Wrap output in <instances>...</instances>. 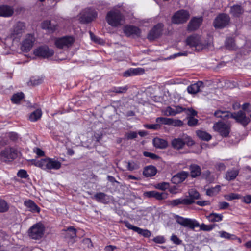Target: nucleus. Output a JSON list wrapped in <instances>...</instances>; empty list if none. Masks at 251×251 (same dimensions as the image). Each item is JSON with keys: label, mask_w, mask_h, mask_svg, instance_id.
<instances>
[{"label": "nucleus", "mask_w": 251, "mask_h": 251, "mask_svg": "<svg viewBox=\"0 0 251 251\" xmlns=\"http://www.w3.org/2000/svg\"><path fill=\"white\" fill-rule=\"evenodd\" d=\"M202 22V17H194L189 23L187 29L192 31L197 30L201 25Z\"/></svg>", "instance_id": "21"}, {"label": "nucleus", "mask_w": 251, "mask_h": 251, "mask_svg": "<svg viewBox=\"0 0 251 251\" xmlns=\"http://www.w3.org/2000/svg\"><path fill=\"white\" fill-rule=\"evenodd\" d=\"M187 124L190 126H195L198 124V120L193 117H187Z\"/></svg>", "instance_id": "50"}, {"label": "nucleus", "mask_w": 251, "mask_h": 251, "mask_svg": "<svg viewBox=\"0 0 251 251\" xmlns=\"http://www.w3.org/2000/svg\"><path fill=\"white\" fill-rule=\"evenodd\" d=\"M230 17L225 13H222L217 16L213 22V25L216 28H223L229 23Z\"/></svg>", "instance_id": "10"}, {"label": "nucleus", "mask_w": 251, "mask_h": 251, "mask_svg": "<svg viewBox=\"0 0 251 251\" xmlns=\"http://www.w3.org/2000/svg\"><path fill=\"white\" fill-rule=\"evenodd\" d=\"M156 173L157 169L156 167L152 165H149L144 168L143 174L145 176L149 177L155 176Z\"/></svg>", "instance_id": "27"}, {"label": "nucleus", "mask_w": 251, "mask_h": 251, "mask_svg": "<svg viewBox=\"0 0 251 251\" xmlns=\"http://www.w3.org/2000/svg\"><path fill=\"white\" fill-rule=\"evenodd\" d=\"M42 114L41 110L37 109L30 114L29 119L32 122L36 121L41 118Z\"/></svg>", "instance_id": "37"}, {"label": "nucleus", "mask_w": 251, "mask_h": 251, "mask_svg": "<svg viewBox=\"0 0 251 251\" xmlns=\"http://www.w3.org/2000/svg\"><path fill=\"white\" fill-rule=\"evenodd\" d=\"M50 25V21L46 20L44 21L41 25L42 28L44 29H47L49 28Z\"/></svg>", "instance_id": "60"}, {"label": "nucleus", "mask_w": 251, "mask_h": 251, "mask_svg": "<svg viewBox=\"0 0 251 251\" xmlns=\"http://www.w3.org/2000/svg\"><path fill=\"white\" fill-rule=\"evenodd\" d=\"M206 217L209 221L211 222H216L222 221L223 216L221 214L212 213H210L209 215L207 216Z\"/></svg>", "instance_id": "34"}, {"label": "nucleus", "mask_w": 251, "mask_h": 251, "mask_svg": "<svg viewBox=\"0 0 251 251\" xmlns=\"http://www.w3.org/2000/svg\"><path fill=\"white\" fill-rule=\"evenodd\" d=\"M144 126L148 129H154V130H157L160 128V126L159 124H147V125H145Z\"/></svg>", "instance_id": "54"}, {"label": "nucleus", "mask_w": 251, "mask_h": 251, "mask_svg": "<svg viewBox=\"0 0 251 251\" xmlns=\"http://www.w3.org/2000/svg\"><path fill=\"white\" fill-rule=\"evenodd\" d=\"M188 175V173L184 171L177 173L172 178V181L175 184L180 183L187 177Z\"/></svg>", "instance_id": "24"}, {"label": "nucleus", "mask_w": 251, "mask_h": 251, "mask_svg": "<svg viewBox=\"0 0 251 251\" xmlns=\"http://www.w3.org/2000/svg\"><path fill=\"white\" fill-rule=\"evenodd\" d=\"M97 12L91 9H86L80 14L79 21L82 24H87L91 22L97 17Z\"/></svg>", "instance_id": "9"}, {"label": "nucleus", "mask_w": 251, "mask_h": 251, "mask_svg": "<svg viewBox=\"0 0 251 251\" xmlns=\"http://www.w3.org/2000/svg\"><path fill=\"white\" fill-rule=\"evenodd\" d=\"M226 46L229 50H234L236 48L234 39L232 38H227L226 42Z\"/></svg>", "instance_id": "42"}, {"label": "nucleus", "mask_w": 251, "mask_h": 251, "mask_svg": "<svg viewBox=\"0 0 251 251\" xmlns=\"http://www.w3.org/2000/svg\"><path fill=\"white\" fill-rule=\"evenodd\" d=\"M125 224L127 228L133 230L145 237H149L151 235V232L148 229H143L137 226H135L127 221L125 222Z\"/></svg>", "instance_id": "19"}, {"label": "nucleus", "mask_w": 251, "mask_h": 251, "mask_svg": "<svg viewBox=\"0 0 251 251\" xmlns=\"http://www.w3.org/2000/svg\"><path fill=\"white\" fill-rule=\"evenodd\" d=\"M35 166L40 167L44 170H57L61 166V163L58 160L51 158L42 159L40 160H32Z\"/></svg>", "instance_id": "4"}, {"label": "nucleus", "mask_w": 251, "mask_h": 251, "mask_svg": "<svg viewBox=\"0 0 251 251\" xmlns=\"http://www.w3.org/2000/svg\"><path fill=\"white\" fill-rule=\"evenodd\" d=\"M35 55L43 58H48L52 56L54 54V51L49 49L48 46H44L39 47L34 51Z\"/></svg>", "instance_id": "13"}, {"label": "nucleus", "mask_w": 251, "mask_h": 251, "mask_svg": "<svg viewBox=\"0 0 251 251\" xmlns=\"http://www.w3.org/2000/svg\"><path fill=\"white\" fill-rule=\"evenodd\" d=\"M213 128L218 132L222 136L226 137L229 133V126L223 122H218L214 124Z\"/></svg>", "instance_id": "16"}, {"label": "nucleus", "mask_w": 251, "mask_h": 251, "mask_svg": "<svg viewBox=\"0 0 251 251\" xmlns=\"http://www.w3.org/2000/svg\"><path fill=\"white\" fill-rule=\"evenodd\" d=\"M107 23L112 27H118L124 24L125 17L120 11L113 9L109 11L106 16Z\"/></svg>", "instance_id": "3"}, {"label": "nucleus", "mask_w": 251, "mask_h": 251, "mask_svg": "<svg viewBox=\"0 0 251 251\" xmlns=\"http://www.w3.org/2000/svg\"><path fill=\"white\" fill-rule=\"evenodd\" d=\"M65 231L66 238L74 239L76 236V230L72 226L69 227Z\"/></svg>", "instance_id": "36"}, {"label": "nucleus", "mask_w": 251, "mask_h": 251, "mask_svg": "<svg viewBox=\"0 0 251 251\" xmlns=\"http://www.w3.org/2000/svg\"><path fill=\"white\" fill-rule=\"evenodd\" d=\"M143 196L148 198H155L158 201L165 200L168 197V194L166 192H158L156 191H149L144 192Z\"/></svg>", "instance_id": "14"}, {"label": "nucleus", "mask_w": 251, "mask_h": 251, "mask_svg": "<svg viewBox=\"0 0 251 251\" xmlns=\"http://www.w3.org/2000/svg\"><path fill=\"white\" fill-rule=\"evenodd\" d=\"M153 241L158 244H162L165 242V240L163 236H158L153 238Z\"/></svg>", "instance_id": "58"}, {"label": "nucleus", "mask_w": 251, "mask_h": 251, "mask_svg": "<svg viewBox=\"0 0 251 251\" xmlns=\"http://www.w3.org/2000/svg\"><path fill=\"white\" fill-rule=\"evenodd\" d=\"M123 30L124 33L128 37L139 36L141 34V30L138 27L131 25L125 26Z\"/></svg>", "instance_id": "20"}, {"label": "nucleus", "mask_w": 251, "mask_h": 251, "mask_svg": "<svg viewBox=\"0 0 251 251\" xmlns=\"http://www.w3.org/2000/svg\"><path fill=\"white\" fill-rule=\"evenodd\" d=\"M143 155L146 157H149L153 160H157L159 158V157L155 154L148 151H144Z\"/></svg>", "instance_id": "52"}, {"label": "nucleus", "mask_w": 251, "mask_h": 251, "mask_svg": "<svg viewBox=\"0 0 251 251\" xmlns=\"http://www.w3.org/2000/svg\"><path fill=\"white\" fill-rule=\"evenodd\" d=\"M183 108L180 106H175L173 107L168 106L164 111V114L166 116H175L183 112Z\"/></svg>", "instance_id": "22"}, {"label": "nucleus", "mask_w": 251, "mask_h": 251, "mask_svg": "<svg viewBox=\"0 0 251 251\" xmlns=\"http://www.w3.org/2000/svg\"><path fill=\"white\" fill-rule=\"evenodd\" d=\"M203 87V83L202 81H199L187 87V91L189 94H196L200 91L201 88Z\"/></svg>", "instance_id": "23"}, {"label": "nucleus", "mask_w": 251, "mask_h": 251, "mask_svg": "<svg viewBox=\"0 0 251 251\" xmlns=\"http://www.w3.org/2000/svg\"><path fill=\"white\" fill-rule=\"evenodd\" d=\"M17 150L14 148H7L1 151L0 155L5 161H7L16 158L17 156Z\"/></svg>", "instance_id": "15"}, {"label": "nucleus", "mask_w": 251, "mask_h": 251, "mask_svg": "<svg viewBox=\"0 0 251 251\" xmlns=\"http://www.w3.org/2000/svg\"><path fill=\"white\" fill-rule=\"evenodd\" d=\"M44 233V227L41 224L34 225L29 230V236L33 239L41 238Z\"/></svg>", "instance_id": "12"}, {"label": "nucleus", "mask_w": 251, "mask_h": 251, "mask_svg": "<svg viewBox=\"0 0 251 251\" xmlns=\"http://www.w3.org/2000/svg\"><path fill=\"white\" fill-rule=\"evenodd\" d=\"M172 118H168L165 117H158L156 119V122L158 124H163L164 125H170Z\"/></svg>", "instance_id": "45"}, {"label": "nucleus", "mask_w": 251, "mask_h": 251, "mask_svg": "<svg viewBox=\"0 0 251 251\" xmlns=\"http://www.w3.org/2000/svg\"><path fill=\"white\" fill-rule=\"evenodd\" d=\"M144 69L141 68L130 69L126 71L124 74V75L125 76L127 77L132 75H142L144 74Z\"/></svg>", "instance_id": "29"}, {"label": "nucleus", "mask_w": 251, "mask_h": 251, "mask_svg": "<svg viewBox=\"0 0 251 251\" xmlns=\"http://www.w3.org/2000/svg\"><path fill=\"white\" fill-rule=\"evenodd\" d=\"M238 171L236 170L228 171L226 174L225 178L228 181L234 180L238 176Z\"/></svg>", "instance_id": "35"}, {"label": "nucleus", "mask_w": 251, "mask_h": 251, "mask_svg": "<svg viewBox=\"0 0 251 251\" xmlns=\"http://www.w3.org/2000/svg\"><path fill=\"white\" fill-rule=\"evenodd\" d=\"M196 203L198 205L203 206L209 205L210 204V202L208 201H198L196 202Z\"/></svg>", "instance_id": "62"}, {"label": "nucleus", "mask_w": 251, "mask_h": 251, "mask_svg": "<svg viewBox=\"0 0 251 251\" xmlns=\"http://www.w3.org/2000/svg\"><path fill=\"white\" fill-rule=\"evenodd\" d=\"M244 13L243 8L239 5H234L230 8V13L236 17L240 16Z\"/></svg>", "instance_id": "31"}, {"label": "nucleus", "mask_w": 251, "mask_h": 251, "mask_svg": "<svg viewBox=\"0 0 251 251\" xmlns=\"http://www.w3.org/2000/svg\"><path fill=\"white\" fill-rule=\"evenodd\" d=\"M171 240L176 245H179L181 243V241L175 235H173L171 236Z\"/></svg>", "instance_id": "59"}, {"label": "nucleus", "mask_w": 251, "mask_h": 251, "mask_svg": "<svg viewBox=\"0 0 251 251\" xmlns=\"http://www.w3.org/2000/svg\"><path fill=\"white\" fill-rule=\"evenodd\" d=\"M214 115L223 119L231 117L244 126H246L250 121V118L246 116L245 112L241 110L233 113L217 110L215 112Z\"/></svg>", "instance_id": "2"}, {"label": "nucleus", "mask_w": 251, "mask_h": 251, "mask_svg": "<svg viewBox=\"0 0 251 251\" xmlns=\"http://www.w3.org/2000/svg\"><path fill=\"white\" fill-rule=\"evenodd\" d=\"M183 111L187 115V117H193L197 115V112L192 108H183Z\"/></svg>", "instance_id": "46"}, {"label": "nucleus", "mask_w": 251, "mask_h": 251, "mask_svg": "<svg viewBox=\"0 0 251 251\" xmlns=\"http://www.w3.org/2000/svg\"><path fill=\"white\" fill-rule=\"evenodd\" d=\"M8 206L7 203L4 200H0V212H4L7 211Z\"/></svg>", "instance_id": "49"}, {"label": "nucleus", "mask_w": 251, "mask_h": 251, "mask_svg": "<svg viewBox=\"0 0 251 251\" xmlns=\"http://www.w3.org/2000/svg\"><path fill=\"white\" fill-rule=\"evenodd\" d=\"M220 190V186L219 185L216 186L215 187H213L208 189L206 191V195L209 196H212L217 194Z\"/></svg>", "instance_id": "44"}, {"label": "nucleus", "mask_w": 251, "mask_h": 251, "mask_svg": "<svg viewBox=\"0 0 251 251\" xmlns=\"http://www.w3.org/2000/svg\"><path fill=\"white\" fill-rule=\"evenodd\" d=\"M191 176L194 178L200 175L201 169L199 166L196 164H192L190 166Z\"/></svg>", "instance_id": "33"}, {"label": "nucleus", "mask_w": 251, "mask_h": 251, "mask_svg": "<svg viewBox=\"0 0 251 251\" xmlns=\"http://www.w3.org/2000/svg\"><path fill=\"white\" fill-rule=\"evenodd\" d=\"M17 176L22 178H26L28 176L27 172L23 169H21L18 172Z\"/></svg>", "instance_id": "53"}, {"label": "nucleus", "mask_w": 251, "mask_h": 251, "mask_svg": "<svg viewBox=\"0 0 251 251\" xmlns=\"http://www.w3.org/2000/svg\"><path fill=\"white\" fill-rule=\"evenodd\" d=\"M183 122L180 120H174L172 119L170 125H172L174 126H181L183 125Z\"/></svg>", "instance_id": "55"}, {"label": "nucleus", "mask_w": 251, "mask_h": 251, "mask_svg": "<svg viewBox=\"0 0 251 251\" xmlns=\"http://www.w3.org/2000/svg\"><path fill=\"white\" fill-rule=\"evenodd\" d=\"M25 204L32 212L39 213L40 212V208L31 200H29L25 201Z\"/></svg>", "instance_id": "32"}, {"label": "nucleus", "mask_w": 251, "mask_h": 251, "mask_svg": "<svg viewBox=\"0 0 251 251\" xmlns=\"http://www.w3.org/2000/svg\"><path fill=\"white\" fill-rule=\"evenodd\" d=\"M163 26V25L161 23H159L155 25L149 33L148 39L152 41L158 38L161 34Z\"/></svg>", "instance_id": "17"}, {"label": "nucleus", "mask_w": 251, "mask_h": 251, "mask_svg": "<svg viewBox=\"0 0 251 251\" xmlns=\"http://www.w3.org/2000/svg\"><path fill=\"white\" fill-rule=\"evenodd\" d=\"M189 198H186V199H191V201H193V203L194 202V201L195 199H199L200 197V194L198 191H197L195 189H192L189 191Z\"/></svg>", "instance_id": "41"}, {"label": "nucleus", "mask_w": 251, "mask_h": 251, "mask_svg": "<svg viewBox=\"0 0 251 251\" xmlns=\"http://www.w3.org/2000/svg\"><path fill=\"white\" fill-rule=\"evenodd\" d=\"M74 42L75 39L72 36H64L56 38L55 40L54 44L59 49H65L71 47Z\"/></svg>", "instance_id": "11"}, {"label": "nucleus", "mask_w": 251, "mask_h": 251, "mask_svg": "<svg viewBox=\"0 0 251 251\" xmlns=\"http://www.w3.org/2000/svg\"><path fill=\"white\" fill-rule=\"evenodd\" d=\"M24 94L22 92L14 94L11 98V100L14 103H19L20 101L24 98Z\"/></svg>", "instance_id": "40"}, {"label": "nucleus", "mask_w": 251, "mask_h": 251, "mask_svg": "<svg viewBox=\"0 0 251 251\" xmlns=\"http://www.w3.org/2000/svg\"><path fill=\"white\" fill-rule=\"evenodd\" d=\"M57 25L55 24H51L50 23V25L48 29L49 32H53L57 29Z\"/></svg>", "instance_id": "63"}, {"label": "nucleus", "mask_w": 251, "mask_h": 251, "mask_svg": "<svg viewBox=\"0 0 251 251\" xmlns=\"http://www.w3.org/2000/svg\"><path fill=\"white\" fill-rule=\"evenodd\" d=\"M176 220L177 223L183 226L194 229L195 227H200V229L203 231H209L212 230L214 226L207 225L203 223L200 225L197 221L194 219L185 218L178 215L176 216Z\"/></svg>", "instance_id": "1"}, {"label": "nucleus", "mask_w": 251, "mask_h": 251, "mask_svg": "<svg viewBox=\"0 0 251 251\" xmlns=\"http://www.w3.org/2000/svg\"><path fill=\"white\" fill-rule=\"evenodd\" d=\"M152 143L156 148L163 149L166 148L168 144L166 140L160 138L159 137H155L152 140Z\"/></svg>", "instance_id": "25"}, {"label": "nucleus", "mask_w": 251, "mask_h": 251, "mask_svg": "<svg viewBox=\"0 0 251 251\" xmlns=\"http://www.w3.org/2000/svg\"><path fill=\"white\" fill-rule=\"evenodd\" d=\"M185 144L188 146H191L194 144V142L187 134H183L180 137L174 138L171 141L172 146L175 149L177 150L183 149Z\"/></svg>", "instance_id": "5"}, {"label": "nucleus", "mask_w": 251, "mask_h": 251, "mask_svg": "<svg viewBox=\"0 0 251 251\" xmlns=\"http://www.w3.org/2000/svg\"><path fill=\"white\" fill-rule=\"evenodd\" d=\"M14 13L13 9L7 5L0 6V16L7 17L13 15Z\"/></svg>", "instance_id": "26"}, {"label": "nucleus", "mask_w": 251, "mask_h": 251, "mask_svg": "<svg viewBox=\"0 0 251 251\" xmlns=\"http://www.w3.org/2000/svg\"><path fill=\"white\" fill-rule=\"evenodd\" d=\"M126 136L128 140L136 138L137 137V133L134 131H130L126 133Z\"/></svg>", "instance_id": "56"}, {"label": "nucleus", "mask_w": 251, "mask_h": 251, "mask_svg": "<svg viewBox=\"0 0 251 251\" xmlns=\"http://www.w3.org/2000/svg\"><path fill=\"white\" fill-rule=\"evenodd\" d=\"M94 198L98 202H101L103 203H107L109 201L108 196L105 193L102 192H99L96 193Z\"/></svg>", "instance_id": "30"}, {"label": "nucleus", "mask_w": 251, "mask_h": 251, "mask_svg": "<svg viewBox=\"0 0 251 251\" xmlns=\"http://www.w3.org/2000/svg\"><path fill=\"white\" fill-rule=\"evenodd\" d=\"M197 135L200 139L204 141H208L211 139V136L209 133L204 131H197Z\"/></svg>", "instance_id": "38"}, {"label": "nucleus", "mask_w": 251, "mask_h": 251, "mask_svg": "<svg viewBox=\"0 0 251 251\" xmlns=\"http://www.w3.org/2000/svg\"><path fill=\"white\" fill-rule=\"evenodd\" d=\"M127 86L124 87H114L112 89V92L116 93H125L128 89Z\"/></svg>", "instance_id": "47"}, {"label": "nucleus", "mask_w": 251, "mask_h": 251, "mask_svg": "<svg viewBox=\"0 0 251 251\" xmlns=\"http://www.w3.org/2000/svg\"><path fill=\"white\" fill-rule=\"evenodd\" d=\"M169 187V183H167V182H165L158 183L155 185L156 188L161 190H163V191H164V190L168 189Z\"/></svg>", "instance_id": "48"}, {"label": "nucleus", "mask_w": 251, "mask_h": 251, "mask_svg": "<svg viewBox=\"0 0 251 251\" xmlns=\"http://www.w3.org/2000/svg\"><path fill=\"white\" fill-rule=\"evenodd\" d=\"M242 199V201L246 203L249 204L251 203V195H247L245 196H242L241 198Z\"/></svg>", "instance_id": "57"}, {"label": "nucleus", "mask_w": 251, "mask_h": 251, "mask_svg": "<svg viewBox=\"0 0 251 251\" xmlns=\"http://www.w3.org/2000/svg\"><path fill=\"white\" fill-rule=\"evenodd\" d=\"M83 243L86 245L88 248L92 247L93 246L91 240L89 238H86L83 240Z\"/></svg>", "instance_id": "64"}, {"label": "nucleus", "mask_w": 251, "mask_h": 251, "mask_svg": "<svg viewBox=\"0 0 251 251\" xmlns=\"http://www.w3.org/2000/svg\"><path fill=\"white\" fill-rule=\"evenodd\" d=\"M186 43L190 47H195L198 51L202 50L205 47V46L201 42V38L198 35L188 37L186 40Z\"/></svg>", "instance_id": "7"}, {"label": "nucleus", "mask_w": 251, "mask_h": 251, "mask_svg": "<svg viewBox=\"0 0 251 251\" xmlns=\"http://www.w3.org/2000/svg\"><path fill=\"white\" fill-rule=\"evenodd\" d=\"M190 14L185 10H180L176 12L172 17V21L174 24H180L185 23L189 18Z\"/></svg>", "instance_id": "8"}, {"label": "nucleus", "mask_w": 251, "mask_h": 251, "mask_svg": "<svg viewBox=\"0 0 251 251\" xmlns=\"http://www.w3.org/2000/svg\"><path fill=\"white\" fill-rule=\"evenodd\" d=\"M35 38L31 34H28L24 40L21 46V50L24 52L29 51L33 46Z\"/></svg>", "instance_id": "18"}, {"label": "nucleus", "mask_w": 251, "mask_h": 251, "mask_svg": "<svg viewBox=\"0 0 251 251\" xmlns=\"http://www.w3.org/2000/svg\"><path fill=\"white\" fill-rule=\"evenodd\" d=\"M242 198V196L240 194L236 193H230L227 196L226 199L228 201H231L234 199H240Z\"/></svg>", "instance_id": "51"}, {"label": "nucleus", "mask_w": 251, "mask_h": 251, "mask_svg": "<svg viewBox=\"0 0 251 251\" xmlns=\"http://www.w3.org/2000/svg\"><path fill=\"white\" fill-rule=\"evenodd\" d=\"M229 204L225 201L221 202L219 203V208L221 209H226L228 207Z\"/></svg>", "instance_id": "61"}, {"label": "nucleus", "mask_w": 251, "mask_h": 251, "mask_svg": "<svg viewBox=\"0 0 251 251\" xmlns=\"http://www.w3.org/2000/svg\"><path fill=\"white\" fill-rule=\"evenodd\" d=\"M140 168L139 164L134 161H129L127 162V168L129 171H132Z\"/></svg>", "instance_id": "43"}, {"label": "nucleus", "mask_w": 251, "mask_h": 251, "mask_svg": "<svg viewBox=\"0 0 251 251\" xmlns=\"http://www.w3.org/2000/svg\"><path fill=\"white\" fill-rule=\"evenodd\" d=\"M192 203H193V201L191 199H186V198H179L170 201V204L173 206L179 204L189 205Z\"/></svg>", "instance_id": "28"}, {"label": "nucleus", "mask_w": 251, "mask_h": 251, "mask_svg": "<svg viewBox=\"0 0 251 251\" xmlns=\"http://www.w3.org/2000/svg\"><path fill=\"white\" fill-rule=\"evenodd\" d=\"M25 23L18 22L13 25L8 38L12 39L13 41H18L25 32Z\"/></svg>", "instance_id": "6"}, {"label": "nucleus", "mask_w": 251, "mask_h": 251, "mask_svg": "<svg viewBox=\"0 0 251 251\" xmlns=\"http://www.w3.org/2000/svg\"><path fill=\"white\" fill-rule=\"evenodd\" d=\"M220 237L222 238H225L227 240H236L237 237L234 234H230L224 231H221L219 232Z\"/></svg>", "instance_id": "39"}]
</instances>
